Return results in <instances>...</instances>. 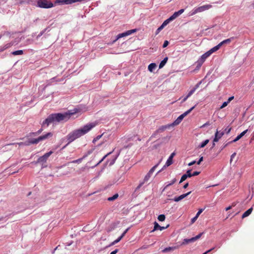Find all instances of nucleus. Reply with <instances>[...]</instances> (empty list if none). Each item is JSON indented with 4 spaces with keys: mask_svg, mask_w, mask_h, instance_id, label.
Masks as SVG:
<instances>
[{
    "mask_svg": "<svg viewBox=\"0 0 254 254\" xmlns=\"http://www.w3.org/2000/svg\"><path fill=\"white\" fill-rule=\"evenodd\" d=\"M80 109L75 108L73 109V112L68 111L64 114L56 113L51 114L43 122L42 126L46 125L47 126H48L50 124L55 122H60L62 121H67L69 119L71 116L80 112Z\"/></svg>",
    "mask_w": 254,
    "mask_h": 254,
    "instance_id": "f257e3e1",
    "label": "nucleus"
},
{
    "mask_svg": "<svg viewBox=\"0 0 254 254\" xmlns=\"http://www.w3.org/2000/svg\"><path fill=\"white\" fill-rule=\"evenodd\" d=\"M95 126H96V124L94 123H90V124L85 125L82 127H81L79 129L74 130L72 132H70L66 136V138H67V140L68 141V142L63 148L65 147V146L67 145H68L71 142L73 141L76 139L78 138L79 137H80L83 136V135L85 134L86 133H87L92 128H93L94 127H95Z\"/></svg>",
    "mask_w": 254,
    "mask_h": 254,
    "instance_id": "f03ea898",
    "label": "nucleus"
},
{
    "mask_svg": "<svg viewBox=\"0 0 254 254\" xmlns=\"http://www.w3.org/2000/svg\"><path fill=\"white\" fill-rule=\"evenodd\" d=\"M212 7V5L211 4H206L204 5L196 8H194L191 12L190 15L192 16L195 15V14L203 12L206 10H208L209 8Z\"/></svg>",
    "mask_w": 254,
    "mask_h": 254,
    "instance_id": "7ed1b4c3",
    "label": "nucleus"
},
{
    "mask_svg": "<svg viewBox=\"0 0 254 254\" xmlns=\"http://www.w3.org/2000/svg\"><path fill=\"white\" fill-rule=\"evenodd\" d=\"M37 5L41 8H49L53 7L54 4L51 2L47 1V0H38Z\"/></svg>",
    "mask_w": 254,
    "mask_h": 254,
    "instance_id": "20e7f679",
    "label": "nucleus"
},
{
    "mask_svg": "<svg viewBox=\"0 0 254 254\" xmlns=\"http://www.w3.org/2000/svg\"><path fill=\"white\" fill-rule=\"evenodd\" d=\"M53 153L52 151H50L49 152L46 153L42 156L40 157L38 160H37V163H46L48 160V158L50 157L51 155Z\"/></svg>",
    "mask_w": 254,
    "mask_h": 254,
    "instance_id": "39448f33",
    "label": "nucleus"
},
{
    "mask_svg": "<svg viewBox=\"0 0 254 254\" xmlns=\"http://www.w3.org/2000/svg\"><path fill=\"white\" fill-rule=\"evenodd\" d=\"M202 234H203L202 233H201L199 234L198 235H197V236H196L195 237H192L190 239H185L183 240L182 243L181 244V245H186L190 243L194 242V241L199 239L202 236Z\"/></svg>",
    "mask_w": 254,
    "mask_h": 254,
    "instance_id": "423d86ee",
    "label": "nucleus"
},
{
    "mask_svg": "<svg viewBox=\"0 0 254 254\" xmlns=\"http://www.w3.org/2000/svg\"><path fill=\"white\" fill-rule=\"evenodd\" d=\"M136 31V29H131V30L127 31L126 32L122 33H120L117 36V38L114 41V42H116L120 38L131 35V34L135 33Z\"/></svg>",
    "mask_w": 254,
    "mask_h": 254,
    "instance_id": "0eeeda50",
    "label": "nucleus"
},
{
    "mask_svg": "<svg viewBox=\"0 0 254 254\" xmlns=\"http://www.w3.org/2000/svg\"><path fill=\"white\" fill-rule=\"evenodd\" d=\"M152 174H149V173H148L144 177V179H143V180L140 182L139 184L138 185V186L136 187V190H139L143 185V184L148 182L149 181V180L150 179V177H151V176Z\"/></svg>",
    "mask_w": 254,
    "mask_h": 254,
    "instance_id": "6e6552de",
    "label": "nucleus"
},
{
    "mask_svg": "<svg viewBox=\"0 0 254 254\" xmlns=\"http://www.w3.org/2000/svg\"><path fill=\"white\" fill-rule=\"evenodd\" d=\"M199 84L200 83H197L191 90L190 91L187 96L183 99L182 102H185L189 97L194 93L196 89L199 87Z\"/></svg>",
    "mask_w": 254,
    "mask_h": 254,
    "instance_id": "1a4fd4ad",
    "label": "nucleus"
},
{
    "mask_svg": "<svg viewBox=\"0 0 254 254\" xmlns=\"http://www.w3.org/2000/svg\"><path fill=\"white\" fill-rule=\"evenodd\" d=\"M225 131H218V130L216 131V132L215 133V137L213 139V142H217L220 139L222 136L224 134Z\"/></svg>",
    "mask_w": 254,
    "mask_h": 254,
    "instance_id": "9d476101",
    "label": "nucleus"
},
{
    "mask_svg": "<svg viewBox=\"0 0 254 254\" xmlns=\"http://www.w3.org/2000/svg\"><path fill=\"white\" fill-rule=\"evenodd\" d=\"M53 135V133L51 132H48L46 133L45 134L41 135L39 136L38 139L39 142L44 140H45L46 139L49 138L50 137H52Z\"/></svg>",
    "mask_w": 254,
    "mask_h": 254,
    "instance_id": "9b49d317",
    "label": "nucleus"
},
{
    "mask_svg": "<svg viewBox=\"0 0 254 254\" xmlns=\"http://www.w3.org/2000/svg\"><path fill=\"white\" fill-rule=\"evenodd\" d=\"M39 142L38 138H29L28 141L25 142V145L28 146L31 144H37Z\"/></svg>",
    "mask_w": 254,
    "mask_h": 254,
    "instance_id": "f8f14e48",
    "label": "nucleus"
},
{
    "mask_svg": "<svg viewBox=\"0 0 254 254\" xmlns=\"http://www.w3.org/2000/svg\"><path fill=\"white\" fill-rule=\"evenodd\" d=\"M175 155V152H173L170 155L169 158L167 160L164 167H168V166H170L173 163V158Z\"/></svg>",
    "mask_w": 254,
    "mask_h": 254,
    "instance_id": "ddd939ff",
    "label": "nucleus"
},
{
    "mask_svg": "<svg viewBox=\"0 0 254 254\" xmlns=\"http://www.w3.org/2000/svg\"><path fill=\"white\" fill-rule=\"evenodd\" d=\"M92 151H88L87 153L84 155L83 156L80 158H79L77 160H73L71 162V163H81V161L84 159H85L86 157H87L88 156V155L90 154L91 153Z\"/></svg>",
    "mask_w": 254,
    "mask_h": 254,
    "instance_id": "4468645a",
    "label": "nucleus"
},
{
    "mask_svg": "<svg viewBox=\"0 0 254 254\" xmlns=\"http://www.w3.org/2000/svg\"><path fill=\"white\" fill-rule=\"evenodd\" d=\"M195 106L191 107L190 109L189 110H188V111H187L186 112H184L183 114H182V115H181L179 117H178V118H179V120H183V119L186 117L189 114H190L191 111L195 108Z\"/></svg>",
    "mask_w": 254,
    "mask_h": 254,
    "instance_id": "2eb2a0df",
    "label": "nucleus"
},
{
    "mask_svg": "<svg viewBox=\"0 0 254 254\" xmlns=\"http://www.w3.org/2000/svg\"><path fill=\"white\" fill-rule=\"evenodd\" d=\"M191 193V191H189L188 192V193H185V194H183L182 195H181L180 196H178V197H175L173 200L176 201V202H178L180 200H181L182 199H183V198H184L185 197H186V196H187L188 195H189L190 193Z\"/></svg>",
    "mask_w": 254,
    "mask_h": 254,
    "instance_id": "dca6fc26",
    "label": "nucleus"
},
{
    "mask_svg": "<svg viewBox=\"0 0 254 254\" xmlns=\"http://www.w3.org/2000/svg\"><path fill=\"white\" fill-rule=\"evenodd\" d=\"M248 131V129H246L241 132L239 135H238L233 140L230 141V143L235 142L239 140L241 138H242Z\"/></svg>",
    "mask_w": 254,
    "mask_h": 254,
    "instance_id": "f3484780",
    "label": "nucleus"
},
{
    "mask_svg": "<svg viewBox=\"0 0 254 254\" xmlns=\"http://www.w3.org/2000/svg\"><path fill=\"white\" fill-rule=\"evenodd\" d=\"M179 248V246H174V247H169L165 248L164 250L162 251L163 253H167L171 251H173L175 250H176Z\"/></svg>",
    "mask_w": 254,
    "mask_h": 254,
    "instance_id": "a211bd4d",
    "label": "nucleus"
},
{
    "mask_svg": "<svg viewBox=\"0 0 254 254\" xmlns=\"http://www.w3.org/2000/svg\"><path fill=\"white\" fill-rule=\"evenodd\" d=\"M167 227L168 226H167L166 227H164L160 226L158 224V223H157L156 222H154V229H153V230L151 232H154V231H155V230H160V231H162V230L165 229V228H167Z\"/></svg>",
    "mask_w": 254,
    "mask_h": 254,
    "instance_id": "6ab92c4d",
    "label": "nucleus"
},
{
    "mask_svg": "<svg viewBox=\"0 0 254 254\" xmlns=\"http://www.w3.org/2000/svg\"><path fill=\"white\" fill-rule=\"evenodd\" d=\"M211 52L209 51L206 52L204 54H203L201 57V61L202 63H203L204 61L207 59L208 57H209L211 55Z\"/></svg>",
    "mask_w": 254,
    "mask_h": 254,
    "instance_id": "aec40b11",
    "label": "nucleus"
},
{
    "mask_svg": "<svg viewBox=\"0 0 254 254\" xmlns=\"http://www.w3.org/2000/svg\"><path fill=\"white\" fill-rule=\"evenodd\" d=\"M167 126H162L157 130H156L154 133H153L150 137V139L155 136L156 134H157L159 131H162L167 128Z\"/></svg>",
    "mask_w": 254,
    "mask_h": 254,
    "instance_id": "412c9836",
    "label": "nucleus"
},
{
    "mask_svg": "<svg viewBox=\"0 0 254 254\" xmlns=\"http://www.w3.org/2000/svg\"><path fill=\"white\" fill-rule=\"evenodd\" d=\"M253 210V207H251V208H249L248 210H247L246 212H245L243 213V214L242 215V218H244L249 216L251 214V213H252Z\"/></svg>",
    "mask_w": 254,
    "mask_h": 254,
    "instance_id": "4be33fe9",
    "label": "nucleus"
},
{
    "mask_svg": "<svg viewBox=\"0 0 254 254\" xmlns=\"http://www.w3.org/2000/svg\"><path fill=\"white\" fill-rule=\"evenodd\" d=\"M233 39L234 37H231L230 38L227 39L220 42L219 44L221 46H222L224 44H229Z\"/></svg>",
    "mask_w": 254,
    "mask_h": 254,
    "instance_id": "5701e85b",
    "label": "nucleus"
},
{
    "mask_svg": "<svg viewBox=\"0 0 254 254\" xmlns=\"http://www.w3.org/2000/svg\"><path fill=\"white\" fill-rule=\"evenodd\" d=\"M43 131V129L41 128L39 129L37 131L35 132H31L29 134V136H36L39 134H40Z\"/></svg>",
    "mask_w": 254,
    "mask_h": 254,
    "instance_id": "b1692460",
    "label": "nucleus"
},
{
    "mask_svg": "<svg viewBox=\"0 0 254 254\" xmlns=\"http://www.w3.org/2000/svg\"><path fill=\"white\" fill-rule=\"evenodd\" d=\"M156 64L155 63L150 64L148 67V69L149 71L152 72L153 70L156 68Z\"/></svg>",
    "mask_w": 254,
    "mask_h": 254,
    "instance_id": "393cba45",
    "label": "nucleus"
},
{
    "mask_svg": "<svg viewBox=\"0 0 254 254\" xmlns=\"http://www.w3.org/2000/svg\"><path fill=\"white\" fill-rule=\"evenodd\" d=\"M168 58L166 57L163 59V61H162L161 62V63H160L159 65V68H162L165 65V64H166V63L168 61Z\"/></svg>",
    "mask_w": 254,
    "mask_h": 254,
    "instance_id": "a878e982",
    "label": "nucleus"
},
{
    "mask_svg": "<svg viewBox=\"0 0 254 254\" xmlns=\"http://www.w3.org/2000/svg\"><path fill=\"white\" fill-rule=\"evenodd\" d=\"M221 47V46L219 44L217 46H215L214 47H213L211 49H210L209 50V51H210V52H211V54H212L213 52H215L217 51V50H218Z\"/></svg>",
    "mask_w": 254,
    "mask_h": 254,
    "instance_id": "bb28decb",
    "label": "nucleus"
},
{
    "mask_svg": "<svg viewBox=\"0 0 254 254\" xmlns=\"http://www.w3.org/2000/svg\"><path fill=\"white\" fill-rule=\"evenodd\" d=\"M11 54L14 56L21 55L23 54V50L15 51L12 52Z\"/></svg>",
    "mask_w": 254,
    "mask_h": 254,
    "instance_id": "cd10ccee",
    "label": "nucleus"
},
{
    "mask_svg": "<svg viewBox=\"0 0 254 254\" xmlns=\"http://www.w3.org/2000/svg\"><path fill=\"white\" fill-rule=\"evenodd\" d=\"M182 122V120H179V118H178L171 125H169V126H177L180 124V123Z\"/></svg>",
    "mask_w": 254,
    "mask_h": 254,
    "instance_id": "c85d7f7f",
    "label": "nucleus"
},
{
    "mask_svg": "<svg viewBox=\"0 0 254 254\" xmlns=\"http://www.w3.org/2000/svg\"><path fill=\"white\" fill-rule=\"evenodd\" d=\"M119 196V195L118 193H116L115 194H114L113 196L112 197H109L108 198V200L109 201H113L114 200H115L116 199H117Z\"/></svg>",
    "mask_w": 254,
    "mask_h": 254,
    "instance_id": "c756f323",
    "label": "nucleus"
},
{
    "mask_svg": "<svg viewBox=\"0 0 254 254\" xmlns=\"http://www.w3.org/2000/svg\"><path fill=\"white\" fill-rule=\"evenodd\" d=\"M176 179H174L170 183L168 184V185H167L165 188L163 189V191H164L168 187H169L170 186H171L172 185H173L176 182Z\"/></svg>",
    "mask_w": 254,
    "mask_h": 254,
    "instance_id": "7c9ffc66",
    "label": "nucleus"
},
{
    "mask_svg": "<svg viewBox=\"0 0 254 254\" xmlns=\"http://www.w3.org/2000/svg\"><path fill=\"white\" fill-rule=\"evenodd\" d=\"M112 152H110L108 153V154H107L106 155H105V156L103 157V158H102L101 160H100V161H99V162H98L97 164H96V165H95L93 167H96V166H98L99 164H100V163H101V162H102V161H103V160L106 158V157L107 156H108V155H109L110 154H111L112 153Z\"/></svg>",
    "mask_w": 254,
    "mask_h": 254,
    "instance_id": "2f4dec72",
    "label": "nucleus"
},
{
    "mask_svg": "<svg viewBox=\"0 0 254 254\" xmlns=\"http://www.w3.org/2000/svg\"><path fill=\"white\" fill-rule=\"evenodd\" d=\"M158 219L160 221H164L165 219V216L164 214L159 215L158 217Z\"/></svg>",
    "mask_w": 254,
    "mask_h": 254,
    "instance_id": "473e14b6",
    "label": "nucleus"
},
{
    "mask_svg": "<svg viewBox=\"0 0 254 254\" xmlns=\"http://www.w3.org/2000/svg\"><path fill=\"white\" fill-rule=\"evenodd\" d=\"M178 16L177 12H175L171 17H170L169 20H171L172 21L176 18Z\"/></svg>",
    "mask_w": 254,
    "mask_h": 254,
    "instance_id": "72a5a7b5",
    "label": "nucleus"
},
{
    "mask_svg": "<svg viewBox=\"0 0 254 254\" xmlns=\"http://www.w3.org/2000/svg\"><path fill=\"white\" fill-rule=\"evenodd\" d=\"M208 142H209V140L208 139H206V140H204L200 144V147H201V148L204 147Z\"/></svg>",
    "mask_w": 254,
    "mask_h": 254,
    "instance_id": "f704fd0d",
    "label": "nucleus"
},
{
    "mask_svg": "<svg viewBox=\"0 0 254 254\" xmlns=\"http://www.w3.org/2000/svg\"><path fill=\"white\" fill-rule=\"evenodd\" d=\"M119 155V153L117 155H116V156L114 158V159H113V160H112L110 162L109 165H110V166H111V165H113V164H114V163L115 162V161H116V159H117V157H118Z\"/></svg>",
    "mask_w": 254,
    "mask_h": 254,
    "instance_id": "c9c22d12",
    "label": "nucleus"
},
{
    "mask_svg": "<svg viewBox=\"0 0 254 254\" xmlns=\"http://www.w3.org/2000/svg\"><path fill=\"white\" fill-rule=\"evenodd\" d=\"M187 179V175L186 174L183 175L181 177V180H180L179 183L180 184V183H182L183 182L185 181Z\"/></svg>",
    "mask_w": 254,
    "mask_h": 254,
    "instance_id": "e433bc0d",
    "label": "nucleus"
},
{
    "mask_svg": "<svg viewBox=\"0 0 254 254\" xmlns=\"http://www.w3.org/2000/svg\"><path fill=\"white\" fill-rule=\"evenodd\" d=\"M123 238H121V237L120 236L119 238H118L117 240H115L113 242H112V245H114L117 243H118V242H119Z\"/></svg>",
    "mask_w": 254,
    "mask_h": 254,
    "instance_id": "4c0bfd02",
    "label": "nucleus"
},
{
    "mask_svg": "<svg viewBox=\"0 0 254 254\" xmlns=\"http://www.w3.org/2000/svg\"><path fill=\"white\" fill-rule=\"evenodd\" d=\"M172 21L171 20H169V18L167 19V20H165L164 22L162 23V25L165 27L166 25H167L170 21Z\"/></svg>",
    "mask_w": 254,
    "mask_h": 254,
    "instance_id": "58836bf2",
    "label": "nucleus"
},
{
    "mask_svg": "<svg viewBox=\"0 0 254 254\" xmlns=\"http://www.w3.org/2000/svg\"><path fill=\"white\" fill-rule=\"evenodd\" d=\"M158 165H155L154 166H153L150 170L148 172V173H149V174H152L153 172L154 171L155 169H156V168L157 167Z\"/></svg>",
    "mask_w": 254,
    "mask_h": 254,
    "instance_id": "ea45409f",
    "label": "nucleus"
},
{
    "mask_svg": "<svg viewBox=\"0 0 254 254\" xmlns=\"http://www.w3.org/2000/svg\"><path fill=\"white\" fill-rule=\"evenodd\" d=\"M185 174L187 175V178H190V177H192V174L191 173L190 170L187 171V173Z\"/></svg>",
    "mask_w": 254,
    "mask_h": 254,
    "instance_id": "a19ab883",
    "label": "nucleus"
},
{
    "mask_svg": "<svg viewBox=\"0 0 254 254\" xmlns=\"http://www.w3.org/2000/svg\"><path fill=\"white\" fill-rule=\"evenodd\" d=\"M11 46H12V44L11 43H8V44L5 45L3 47V49L6 50V49L9 48V47H10Z\"/></svg>",
    "mask_w": 254,
    "mask_h": 254,
    "instance_id": "79ce46f5",
    "label": "nucleus"
},
{
    "mask_svg": "<svg viewBox=\"0 0 254 254\" xmlns=\"http://www.w3.org/2000/svg\"><path fill=\"white\" fill-rule=\"evenodd\" d=\"M228 103L227 101L226 102H224L222 105H221V106L220 107V109H222L224 108H225V107H226L227 105H228Z\"/></svg>",
    "mask_w": 254,
    "mask_h": 254,
    "instance_id": "37998d69",
    "label": "nucleus"
},
{
    "mask_svg": "<svg viewBox=\"0 0 254 254\" xmlns=\"http://www.w3.org/2000/svg\"><path fill=\"white\" fill-rule=\"evenodd\" d=\"M102 135H98L96 138H95L93 140V143H95L96 141H97V140H98L99 139L101 138V137H102Z\"/></svg>",
    "mask_w": 254,
    "mask_h": 254,
    "instance_id": "c03bdc74",
    "label": "nucleus"
},
{
    "mask_svg": "<svg viewBox=\"0 0 254 254\" xmlns=\"http://www.w3.org/2000/svg\"><path fill=\"white\" fill-rule=\"evenodd\" d=\"M235 205H236V204H235L234 203H233L232 204V205L229 206H228V207H226V208H225V210H226V211H228V210H230L231 209H232V208L233 207L235 206Z\"/></svg>",
    "mask_w": 254,
    "mask_h": 254,
    "instance_id": "a18cd8bd",
    "label": "nucleus"
},
{
    "mask_svg": "<svg viewBox=\"0 0 254 254\" xmlns=\"http://www.w3.org/2000/svg\"><path fill=\"white\" fill-rule=\"evenodd\" d=\"M232 128L231 127H228L225 129V131L226 133L228 134L231 130Z\"/></svg>",
    "mask_w": 254,
    "mask_h": 254,
    "instance_id": "49530a36",
    "label": "nucleus"
},
{
    "mask_svg": "<svg viewBox=\"0 0 254 254\" xmlns=\"http://www.w3.org/2000/svg\"><path fill=\"white\" fill-rule=\"evenodd\" d=\"M203 210H204V209H202V208L199 209L198 211L197 212V213L196 214V217H198L199 215L202 212V211Z\"/></svg>",
    "mask_w": 254,
    "mask_h": 254,
    "instance_id": "de8ad7c7",
    "label": "nucleus"
},
{
    "mask_svg": "<svg viewBox=\"0 0 254 254\" xmlns=\"http://www.w3.org/2000/svg\"><path fill=\"white\" fill-rule=\"evenodd\" d=\"M128 230H129V228H127V229H126V230L123 232V234H122V235L121 236V238H123L125 236L126 234L127 233V232L128 231Z\"/></svg>",
    "mask_w": 254,
    "mask_h": 254,
    "instance_id": "09e8293b",
    "label": "nucleus"
},
{
    "mask_svg": "<svg viewBox=\"0 0 254 254\" xmlns=\"http://www.w3.org/2000/svg\"><path fill=\"white\" fill-rule=\"evenodd\" d=\"M169 44V42L167 40L165 41L164 43H163V48H165Z\"/></svg>",
    "mask_w": 254,
    "mask_h": 254,
    "instance_id": "8fccbe9b",
    "label": "nucleus"
},
{
    "mask_svg": "<svg viewBox=\"0 0 254 254\" xmlns=\"http://www.w3.org/2000/svg\"><path fill=\"white\" fill-rule=\"evenodd\" d=\"M198 217H196V216L195 215V217H194L193 218H192L191 220V223H193L195 222V221L197 220Z\"/></svg>",
    "mask_w": 254,
    "mask_h": 254,
    "instance_id": "3c124183",
    "label": "nucleus"
},
{
    "mask_svg": "<svg viewBox=\"0 0 254 254\" xmlns=\"http://www.w3.org/2000/svg\"><path fill=\"white\" fill-rule=\"evenodd\" d=\"M184 11V9H181L180 10H179L178 11H177L178 15L179 16L180 15H181L182 13H183Z\"/></svg>",
    "mask_w": 254,
    "mask_h": 254,
    "instance_id": "603ef678",
    "label": "nucleus"
},
{
    "mask_svg": "<svg viewBox=\"0 0 254 254\" xmlns=\"http://www.w3.org/2000/svg\"><path fill=\"white\" fill-rule=\"evenodd\" d=\"M199 174L200 172L195 171L192 174V176H195L198 175Z\"/></svg>",
    "mask_w": 254,
    "mask_h": 254,
    "instance_id": "864d4df0",
    "label": "nucleus"
},
{
    "mask_svg": "<svg viewBox=\"0 0 254 254\" xmlns=\"http://www.w3.org/2000/svg\"><path fill=\"white\" fill-rule=\"evenodd\" d=\"M234 98V96H231L230 97H229L227 100V102L229 104L232 100H233Z\"/></svg>",
    "mask_w": 254,
    "mask_h": 254,
    "instance_id": "5fc2aeb1",
    "label": "nucleus"
},
{
    "mask_svg": "<svg viewBox=\"0 0 254 254\" xmlns=\"http://www.w3.org/2000/svg\"><path fill=\"white\" fill-rule=\"evenodd\" d=\"M203 157H201L199 158V160L197 162V164L198 165H199L201 163V162L203 161Z\"/></svg>",
    "mask_w": 254,
    "mask_h": 254,
    "instance_id": "6e6d98bb",
    "label": "nucleus"
},
{
    "mask_svg": "<svg viewBox=\"0 0 254 254\" xmlns=\"http://www.w3.org/2000/svg\"><path fill=\"white\" fill-rule=\"evenodd\" d=\"M210 125V124L209 123V122H207L206 123H205L204 124H203L202 126H201V127H203L206 126H209Z\"/></svg>",
    "mask_w": 254,
    "mask_h": 254,
    "instance_id": "4d7b16f0",
    "label": "nucleus"
},
{
    "mask_svg": "<svg viewBox=\"0 0 254 254\" xmlns=\"http://www.w3.org/2000/svg\"><path fill=\"white\" fill-rule=\"evenodd\" d=\"M25 142H21L16 143V144H18L19 146H21V145H25ZM15 144V143H13L12 144Z\"/></svg>",
    "mask_w": 254,
    "mask_h": 254,
    "instance_id": "13d9d810",
    "label": "nucleus"
},
{
    "mask_svg": "<svg viewBox=\"0 0 254 254\" xmlns=\"http://www.w3.org/2000/svg\"><path fill=\"white\" fill-rule=\"evenodd\" d=\"M119 251L118 249H116L114 251L112 252L110 254H116Z\"/></svg>",
    "mask_w": 254,
    "mask_h": 254,
    "instance_id": "bf43d9fd",
    "label": "nucleus"
},
{
    "mask_svg": "<svg viewBox=\"0 0 254 254\" xmlns=\"http://www.w3.org/2000/svg\"><path fill=\"white\" fill-rule=\"evenodd\" d=\"M195 163H196L195 161H193L190 162V163H189L188 165L191 166V165H194Z\"/></svg>",
    "mask_w": 254,
    "mask_h": 254,
    "instance_id": "052dcab7",
    "label": "nucleus"
},
{
    "mask_svg": "<svg viewBox=\"0 0 254 254\" xmlns=\"http://www.w3.org/2000/svg\"><path fill=\"white\" fill-rule=\"evenodd\" d=\"M236 153L235 152L232 154V155L231 156L230 162L232 161L233 158L234 157L236 156Z\"/></svg>",
    "mask_w": 254,
    "mask_h": 254,
    "instance_id": "680f3d73",
    "label": "nucleus"
},
{
    "mask_svg": "<svg viewBox=\"0 0 254 254\" xmlns=\"http://www.w3.org/2000/svg\"><path fill=\"white\" fill-rule=\"evenodd\" d=\"M164 27L161 25L158 29L157 31L158 32H159L161 30H162Z\"/></svg>",
    "mask_w": 254,
    "mask_h": 254,
    "instance_id": "e2e57ef3",
    "label": "nucleus"
},
{
    "mask_svg": "<svg viewBox=\"0 0 254 254\" xmlns=\"http://www.w3.org/2000/svg\"><path fill=\"white\" fill-rule=\"evenodd\" d=\"M188 186H189V183H186V184H185V185H184V186L183 188H184V189H186V188H187V187H188Z\"/></svg>",
    "mask_w": 254,
    "mask_h": 254,
    "instance_id": "0e129e2a",
    "label": "nucleus"
},
{
    "mask_svg": "<svg viewBox=\"0 0 254 254\" xmlns=\"http://www.w3.org/2000/svg\"><path fill=\"white\" fill-rule=\"evenodd\" d=\"M230 143H230V142H229L227 143L226 144H225L224 145V146H223V148L226 147L227 145H229V144H230Z\"/></svg>",
    "mask_w": 254,
    "mask_h": 254,
    "instance_id": "69168bd1",
    "label": "nucleus"
},
{
    "mask_svg": "<svg viewBox=\"0 0 254 254\" xmlns=\"http://www.w3.org/2000/svg\"><path fill=\"white\" fill-rule=\"evenodd\" d=\"M4 49H3V48H0V52H2V51H4Z\"/></svg>",
    "mask_w": 254,
    "mask_h": 254,
    "instance_id": "338daca9",
    "label": "nucleus"
},
{
    "mask_svg": "<svg viewBox=\"0 0 254 254\" xmlns=\"http://www.w3.org/2000/svg\"><path fill=\"white\" fill-rule=\"evenodd\" d=\"M252 139H254V132L253 133V137H252Z\"/></svg>",
    "mask_w": 254,
    "mask_h": 254,
    "instance_id": "774afa93",
    "label": "nucleus"
}]
</instances>
